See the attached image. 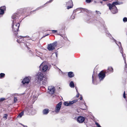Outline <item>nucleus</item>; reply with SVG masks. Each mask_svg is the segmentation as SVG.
I'll return each instance as SVG.
<instances>
[{"label":"nucleus","mask_w":127,"mask_h":127,"mask_svg":"<svg viewBox=\"0 0 127 127\" xmlns=\"http://www.w3.org/2000/svg\"><path fill=\"white\" fill-rule=\"evenodd\" d=\"M77 9L76 10H76V11H75V12H75V11H77L79 10H77Z\"/></svg>","instance_id":"48"},{"label":"nucleus","mask_w":127,"mask_h":127,"mask_svg":"<svg viewBox=\"0 0 127 127\" xmlns=\"http://www.w3.org/2000/svg\"><path fill=\"white\" fill-rule=\"evenodd\" d=\"M85 119L84 117L83 116H79L77 118V121L78 122L80 123H83L85 120Z\"/></svg>","instance_id":"16"},{"label":"nucleus","mask_w":127,"mask_h":127,"mask_svg":"<svg viewBox=\"0 0 127 127\" xmlns=\"http://www.w3.org/2000/svg\"><path fill=\"white\" fill-rule=\"evenodd\" d=\"M31 78V77L29 76L25 77L22 81L23 84L25 85L26 84H28L29 83L30 79Z\"/></svg>","instance_id":"8"},{"label":"nucleus","mask_w":127,"mask_h":127,"mask_svg":"<svg viewBox=\"0 0 127 127\" xmlns=\"http://www.w3.org/2000/svg\"><path fill=\"white\" fill-rule=\"evenodd\" d=\"M77 9L76 10H76V11H75V12H75V11H77L79 10H77Z\"/></svg>","instance_id":"49"},{"label":"nucleus","mask_w":127,"mask_h":127,"mask_svg":"<svg viewBox=\"0 0 127 127\" xmlns=\"http://www.w3.org/2000/svg\"><path fill=\"white\" fill-rule=\"evenodd\" d=\"M75 11V10L73 12H74Z\"/></svg>","instance_id":"56"},{"label":"nucleus","mask_w":127,"mask_h":127,"mask_svg":"<svg viewBox=\"0 0 127 127\" xmlns=\"http://www.w3.org/2000/svg\"><path fill=\"white\" fill-rule=\"evenodd\" d=\"M123 97L124 98H126V95L125 92H124L123 95Z\"/></svg>","instance_id":"36"},{"label":"nucleus","mask_w":127,"mask_h":127,"mask_svg":"<svg viewBox=\"0 0 127 127\" xmlns=\"http://www.w3.org/2000/svg\"><path fill=\"white\" fill-rule=\"evenodd\" d=\"M60 35H61V36H62V37H63L62 36V35H61L60 34Z\"/></svg>","instance_id":"54"},{"label":"nucleus","mask_w":127,"mask_h":127,"mask_svg":"<svg viewBox=\"0 0 127 127\" xmlns=\"http://www.w3.org/2000/svg\"><path fill=\"white\" fill-rule=\"evenodd\" d=\"M49 112V110L48 109H44L42 111L43 114L44 115L47 114Z\"/></svg>","instance_id":"21"},{"label":"nucleus","mask_w":127,"mask_h":127,"mask_svg":"<svg viewBox=\"0 0 127 127\" xmlns=\"http://www.w3.org/2000/svg\"><path fill=\"white\" fill-rule=\"evenodd\" d=\"M6 10L5 6H4L0 7V17L1 15H2L4 13V11Z\"/></svg>","instance_id":"15"},{"label":"nucleus","mask_w":127,"mask_h":127,"mask_svg":"<svg viewBox=\"0 0 127 127\" xmlns=\"http://www.w3.org/2000/svg\"><path fill=\"white\" fill-rule=\"evenodd\" d=\"M43 7V6H40V7H39L38 8H37L35 10V11H36V10H38L39 9H41ZM35 11V10H34L33 11Z\"/></svg>","instance_id":"31"},{"label":"nucleus","mask_w":127,"mask_h":127,"mask_svg":"<svg viewBox=\"0 0 127 127\" xmlns=\"http://www.w3.org/2000/svg\"><path fill=\"white\" fill-rule=\"evenodd\" d=\"M21 14L19 12L14 14L12 16L11 18L13 19L12 28L15 35L17 34V32L19 31V28L20 26V24L18 23H16Z\"/></svg>","instance_id":"1"},{"label":"nucleus","mask_w":127,"mask_h":127,"mask_svg":"<svg viewBox=\"0 0 127 127\" xmlns=\"http://www.w3.org/2000/svg\"><path fill=\"white\" fill-rule=\"evenodd\" d=\"M68 76L70 78H72L74 76L73 72L71 71L68 72Z\"/></svg>","instance_id":"22"},{"label":"nucleus","mask_w":127,"mask_h":127,"mask_svg":"<svg viewBox=\"0 0 127 127\" xmlns=\"http://www.w3.org/2000/svg\"><path fill=\"white\" fill-rule=\"evenodd\" d=\"M39 69L40 70H41L42 72H44L48 69V66L46 65L43 66V64H42L39 66Z\"/></svg>","instance_id":"13"},{"label":"nucleus","mask_w":127,"mask_h":127,"mask_svg":"<svg viewBox=\"0 0 127 127\" xmlns=\"http://www.w3.org/2000/svg\"><path fill=\"white\" fill-rule=\"evenodd\" d=\"M25 112L24 111H23L21 112L19 115L18 117H21L23 115L24 113Z\"/></svg>","instance_id":"25"},{"label":"nucleus","mask_w":127,"mask_h":127,"mask_svg":"<svg viewBox=\"0 0 127 127\" xmlns=\"http://www.w3.org/2000/svg\"><path fill=\"white\" fill-rule=\"evenodd\" d=\"M5 75V74L3 73H1L0 74V78H2L4 77Z\"/></svg>","instance_id":"27"},{"label":"nucleus","mask_w":127,"mask_h":127,"mask_svg":"<svg viewBox=\"0 0 127 127\" xmlns=\"http://www.w3.org/2000/svg\"><path fill=\"white\" fill-rule=\"evenodd\" d=\"M22 126H23L24 127L25 126L24 125H23L22 124Z\"/></svg>","instance_id":"51"},{"label":"nucleus","mask_w":127,"mask_h":127,"mask_svg":"<svg viewBox=\"0 0 127 127\" xmlns=\"http://www.w3.org/2000/svg\"><path fill=\"white\" fill-rule=\"evenodd\" d=\"M55 55H56V57H57V56H58V54H57V53H55Z\"/></svg>","instance_id":"43"},{"label":"nucleus","mask_w":127,"mask_h":127,"mask_svg":"<svg viewBox=\"0 0 127 127\" xmlns=\"http://www.w3.org/2000/svg\"><path fill=\"white\" fill-rule=\"evenodd\" d=\"M14 102H16L17 101V97H14Z\"/></svg>","instance_id":"35"},{"label":"nucleus","mask_w":127,"mask_h":127,"mask_svg":"<svg viewBox=\"0 0 127 127\" xmlns=\"http://www.w3.org/2000/svg\"><path fill=\"white\" fill-rule=\"evenodd\" d=\"M105 73H108V74L112 72L113 71V68L111 67H109L105 71Z\"/></svg>","instance_id":"17"},{"label":"nucleus","mask_w":127,"mask_h":127,"mask_svg":"<svg viewBox=\"0 0 127 127\" xmlns=\"http://www.w3.org/2000/svg\"><path fill=\"white\" fill-rule=\"evenodd\" d=\"M60 35H61V36H62V37H63L62 36V35H61L60 34Z\"/></svg>","instance_id":"55"},{"label":"nucleus","mask_w":127,"mask_h":127,"mask_svg":"<svg viewBox=\"0 0 127 127\" xmlns=\"http://www.w3.org/2000/svg\"><path fill=\"white\" fill-rule=\"evenodd\" d=\"M29 43L27 42L25 44V45H26V47L28 49H29L30 48L28 46V45H29Z\"/></svg>","instance_id":"32"},{"label":"nucleus","mask_w":127,"mask_h":127,"mask_svg":"<svg viewBox=\"0 0 127 127\" xmlns=\"http://www.w3.org/2000/svg\"><path fill=\"white\" fill-rule=\"evenodd\" d=\"M96 13H97V14H100L101 13H100V12H99V11H96Z\"/></svg>","instance_id":"41"},{"label":"nucleus","mask_w":127,"mask_h":127,"mask_svg":"<svg viewBox=\"0 0 127 127\" xmlns=\"http://www.w3.org/2000/svg\"><path fill=\"white\" fill-rule=\"evenodd\" d=\"M8 117V115L7 114H5L3 116V118L4 119H6Z\"/></svg>","instance_id":"29"},{"label":"nucleus","mask_w":127,"mask_h":127,"mask_svg":"<svg viewBox=\"0 0 127 127\" xmlns=\"http://www.w3.org/2000/svg\"><path fill=\"white\" fill-rule=\"evenodd\" d=\"M82 96H81L80 97V99L81 100H82Z\"/></svg>","instance_id":"44"},{"label":"nucleus","mask_w":127,"mask_h":127,"mask_svg":"<svg viewBox=\"0 0 127 127\" xmlns=\"http://www.w3.org/2000/svg\"><path fill=\"white\" fill-rule=\"evenodd\" d=\"M69 85L70 86L71 88H73L74 87V84L73 82L72 81H71L70 84Z\"/></svg>","instance_id":"24"},{"label":"nucleus","mask_w":127,"mask_h":127,"mask_svg":"<svg viewBox=\"0 0 127 127\" xmlns=\"http://www.w3.org/2000/svg\"><path fill=\"white\" fill-rule=\"evenodd\" d=\"M53 0H51L50 1H48L46 2V3L45 4H47L49 3H50Z\"/></svg>","instance_id":"39"},{"label":"nucleus","mask_w":127,"mask_h":127,"mask_svg":"<svg viewBox=\"0 0 127 127\" xmlns=\"http://www.w3.org/2000/svg\"><path fill=\"white\" fill-rule=\"evenodd\" d=\"M15 35L16 38H18L17 40V41L19 43L21 42L24 43L23 36H18L17 34Z\"/></svg>","instance_id":"11"},{"label":"nucleus","mask_w":127,"mask_h":127,"mask_svg":"<svg viewBox=\"0 0 127 127\" xmlns=\"http://www.w3.org/2000/svg\"><path fill=\"white\" fill-rule=\"evenodd\" d=\"M51 31H52V32L53 33H56L57 32V31L56 30H51Z\"/></svg>","instance_id":"38"},{"label":"nucleus","mask_w":127,"mask_h":127,"mask_svg":"<svg viewBox=\"0 0 127 127\" xmlns=\"http://www.w3.org/2000/svg\"><path fill=\"white\" fill-rule=\"evenodd\" d=\"M66 5L67 7V8L68 9L72 8L73 4L72 1L71 0H70L68 2H66Z\"/></svg>","instance_id":"14"},{"label":"nucleus","mask_w":127,"mask_h":127,"mask_svg":"<svg viewBox=\"0 0 127 127\" xmlns=\"http://www.w3.org/2000/svg\"><path fill=\"white\" fill-rule=\"evenodd\" d=\"M125 63V67L124 68V70L127 72V64L126 62Z\"/></svg>","instance_id":"28"},{"label":"nucleus","mask_w":127,"mask_h":127,"mask_svg":"<svg viewBox=\"0 0 127 127\" xmlns=\"http://www.w3.org/2000/svg\"><path fill=\"white\" fill-rule=\"evenodd\" d=\"M24 111L25 113L28 115H33L36 113L35 112H33L32 108L31 107H26Z\"/></svg>","instance_id":"4"},{"label":"nucleus","mask_w":127,"mask_h":127,"mask_svg":"<svg viewBox=\"0 0 127 127\" xmlns=\"http://www.w3.org/2000/svg\"><path fill=\"white\" fill-rule=\"evenodd\" d=\"M95 124L97 126V127H101L99 124L97 122L95 123Z\"/></svg>","instance_id":"34"},{"label":"nucleus","mask_w":127,"mask_h":127,"mask_svg":"<svg viewBox=\"0 0 127 127\" xmlns=\"http://www.w3.org/2000/svg\"><path fill=\"white\" fill-rule=\"evenodd\" d=\"M122 2L119 1L113 2L111 4L109 3L107 4V6L109 7V9L110 10L112 13L114 14L118 12L117 9L116 5L122 4Z\"/></svg>","instance_id":"2"},{"label":"nucleus","mask_w":127,"mask_h":127,"mask_svg":"<svg viewBox=\"0 0 127 127\" xmlns=\"http://www.w3.org/2000/svg\"><path fill=\"white\" fill-rule=\"evenodd\" d=\"M78 101L77 99L73 100L72 101H65L64 103V104L65 106H69L73 104L74 103L77 102Z\"/></svg>","instance_id":"9"},{"label":"nucleus","mask_w":127,"mask_h":127,"mask_svg":"<svg viewBox=\"0 0 127 127\" xmlns=\"http://www.w3.org/2000/svg\"><path fill=\"white\" fill-rule=\"evenodd\" d=\"M29 52H30V53H31L32 54V51H31V50H30V51H29Z\"/></svg>","instance_id":"47"},{"label":"nucleus","mask_w":127,"mask_h":127,"mask_svg":"<svg viewBox=\"0 0 127 127\" xmlns=\"http://www.w3.org/2000/svg\"><path fill=\"white\" fill-rule=\"evenodd\" d=\"M31 39V38H30V39Z\"/></svg>","instance_id":"57"},{"label":"nucleus","mask_w":127,"mask_h":127,"mask_svg":"<svg viewBox=\"0 0 127 127\" xmlns=\"http://www.w3.org/2000/svg\"><path fill=\"white\" fill-rule=\"evenodd\" d=\"M44 79L43 80V81H42V85H43L44 86H45L47 85V79L46 78H44Z\"/></svg>","instance_id":"20"},{"label":"nucleus","mask_w":127,"mask_h":127,"mask_svg":"<svg viewBox=\"0 0 127 127\" xmlns=\"http://www.w3.org/2000/svg\"><path fill=\"white\" fill-rule=\"evenodd\" d=\"M49 35V34H47L46 35H45V36H44L43 37H45L47 36H48V35Z\"/></svg>","instance_id":"45"},{"label":"nucleus","mask_w":127,"mask_h":127,"mask_svg":"<svg viewBox=\"0 0 127 127\" xmlns=\"http://www.w3.org/2000/svg\"><path fill=\"white\" fill-rule=\"evenodd\" d=\"M100 23H101V26L103 28L104 30H106L107 29V28L104 22L102 20H101Z\"/></svg>","instance_id":"19"},{"label":"nucleus","mask_w":127,"mask_h":127,"mask_svg":"<svg viewBox=\"0 0 127 127\" xmlns=\"http://www.w3.org/2000/svg\"><path fill=\"white\" fill-rule=\"evenodd\" d=\"M123 21L124 22H127V18L126 17H124L123 18Z\"/></svg>","instance_id":"30"},{"label":"nucleus","mask_w":127,"mask_h":127,"mask_svg":"<svg viewBox=\"0 0 127 127\" xmlns=\"http://www.w3.org/2000/svg\"><path fill=\"white\" fill-rule=\"evenodd\" d=\"M36 77L38 80L40 81L42 80L44 78L43 74L41 72L38 73L36 74Z\"/></svg>","instance_id":"12"},{"label":"nucleus","mask_w":127,"mask_h":127,"mask_svg":"<svg viewBox=\"0 0 127 127\" xmlns=\"http://www.w3.org/2000/svg\"><path fill=\"white\" fill-rule=\"evenodd\" d=\"M37 54H38V55H41L42 54V53H40L39 52H37Z\"/></svg>","instance_id":"42"},{"label":"nucleus","mask_w":127,"mask_h":127,"mask_svg":"<svg viewBox=\"0 0 127 127\" xmlns=\"http://www.w3.org/2000/svg\"><path fill=\"white\" fill-rule=\"evenodd\" d=\"M60 35H61V36H62V37H63L62 36V35H61L60 34Z\"/></svg>","instance_id":"53"},{"label":"nucleus","mask_w":127,"mask_h":127,"mask_svg":"<svg viewBox=\"0 0 127 127\" xmlns=\"http://www.w3.org/2000/svg\"><path fill=\"white\" fill-rule=\"evenodd\" d=\"M77 92H78V94H77V95H76V97H77V98H78L79 97V94L78 92V91H77Z\"/></svg>","instance_id":"40"},{"label":"nucleus","mask_w":127,"mask_h":127,"mask_svg":"<svg viewBox=\"0 0 127 127\" xmlns=\"http://www.w3.org/2000/svg\"><path fill=\"white\" fill-rule=\"evenodd\" d=\"M75 18V15L73 14L71 16L70 18L71 19H74Z\"/></svg>","instance_id":"33"},{"label":"nucleus","mask_w":127,"mask_h":127,"mask_svg":"<svg viewBox=\"0 0 127 127\" xmlns=\"http://www.w3.org/2000/svg\"><path fill=\"white\" fill-rule=\"evenodd\" d=\"M121 53L122 54V57L123 58L124 60V63H126V58H125V57H126L125 54H123V53Z\"/></svg>","instance_id":"26"},{"label":"nucleus","mask_w":127,"mask_h":127,"mask_svg":"<svg viewBox=\"0 0 127 127\" xmlns=\"http://www.w3.org/2000/svg\"><path fill=\"white\" fill-rule=\"evenodd\" d=\"M80 10L81 11L80 12H90V11H89L88 10L86 9H83L81 8H77V10Z\"/></svg>","instance_id":"18"},{"label":"nucleus","mask_w":127,"mask_h":127,"mask_svg":"<svg viewBox=\"0 0 127 127\" xmlns=\"http://www.w3.org/2000/svg\"><path fill=\"white\" fill-rule=\"evenodd\" d=\"M32 12H32V11H31V13H32Z\"/></svg>","instance_id":"52"},{"label":"nucleus","mask_w":127,"mask_h":127,"mask_svg":"<svg viewBox=\"0 0 127 127\" xmlns=\"http://www.w3.org/2000/svg\"><path fill=\"white\" fill-rule=\"evenodd\" d=\"M92 83L94 84H95L94 83V80L96 78V76L95 74H94V73L92 75Z\"/></svg>","instance_id":"23"},{"label":"nucleus","mask_w":127,"mask_h":127,"mask_svg":"<svg viewBox=\"0 0 127 127\" xmlns=\"http://www.w3.org/2000/svg\"><path fill=\"white\" fill-rule=\"evenodd\" d=\"M57 42H55L53 43L48 44V45L47 49L49 51H52L55 49L57 45Z\"/></svg>","instance_id":"5"},{"label":"nucleus","mask_w":127,"mask_h":127,"mask_svg":"<svg viewBox=\"0 0 127 127\" xmlns=\"http://www.w3.org/2000/svg\"><path fill=\"white\" fill-rule=\"evenodd\" d=\"M106 73H105V71H104L103 70L101 71L99 73L98 76L100 81L104 79L105 77V74Z\"/></svg>","instance_id":"6"},{"label":"nucleus","mask_w":127,"mask_h":127,"mask_svg":"<svg viewBox=\"0 0 127 127\" xmlns=\"http://www.w3.org/2000/svg\"><path fill=\"white\" fill-rule=\"evenodd\" d=\"M94 2L95 3H96V1H94Z\"/></svg>","instance_id":"50"},{"label":"nucleus","mask_w":127,"mask_h":127,"mask_svg":"<svg viewBox=\"0 0 127 127\" xmlns=\"http://www.w3.org/2000/svg\"><path fill=\"white\" fill-rule=\"evenodd\" d=\"M92 0H86V2L87 3H90Z\"/></svg>","instance_id":"37"},{"label":"nucleus","mask_w":127,"mask_h":127,"mask_svg":"<svg viewBox=\"0 0 127 127\" xmlns=\"http://www.w3.org/2000/svg\"><path fill=\"white\" fill-rule=\"evenodd\" d=\"M23 37H29V36H23Z\"/></svg>","instance_id":"46"},{"label":"nucleus","mask_w":127,"mask_h":127,"mask_svg":"<svg viewBox=\"0 0 127 127\" xmlns=\"http://www.w3.org/2000/svg\"><path fill=\"white\" fill-rule=\"evenodd\" d=\"M48 92L49 94H53L55 91V87L53 86H50L48 87Z\"/></svg>","instance_id":"7"},{"label":"nucleus","mask_w":127,"mask_h":127,"mask_svg":"<svg viewBox=\"0 0 127 127\" xmlns=\"http://www.w3.org/2000/svg\"><path fill=\"white\" fill-rule=\"evenodd\" d=\"M62 104V102H60L57 104L55 110V112L58 113L59 112L61 107Z\"/></svg>","instance_id":"10"},{"label":"nucleus","mask_w":127,"mask_h":127,"mask_svg":"<svg viewBox=\"0 0 127 127\" xmlns=\"http://www.w3.org/2000/svg\"><path fill=\"white\" fill-rule=\"evenodd\" d=\"M106 32L107 35L111 39L114 40L116 44L119 46L120 49L121 53H123V49L122 46L121 42H117L116 40L108 32L106 31Z\"/></svg>","instance_id":"3"}]
</instances>
